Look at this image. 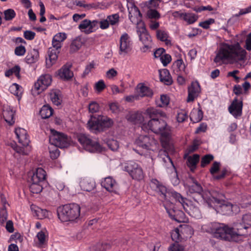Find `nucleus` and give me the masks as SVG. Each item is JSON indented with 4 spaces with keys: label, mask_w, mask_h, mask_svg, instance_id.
<instances>
[{
    "label": "nucleus",
    "mask_w": 251,
    "mask_h": 251,
    "mask_svg": "<svg viewBox=\"0 0 251 251\" xmlns=\"http://www.w3.org/2000/svg\"><path fill=\"white\" fill-rule=\"evenodd\" d=\"M151 185L158 193L160 198L163 201L164 207L169 217L173 220L178 223L184 222L185 215L182 211L175 209L174 204L168 199V197L170 196H171L176 201L178 202L185 212L190 216L196 219L201 218L202 214L198 206L199 202H201L197 199L194 198L196 202H193L183 198L179 193L175 191L170 192L167 190L165 186L161 184L156 179L151 180Z\"/></svg>",
    "instance_id": "obj_1"
},
{
    "label": "nucleus",
    "mask_w": 251,
    "mask_h": 251,
    "mask_svg": "<svg viewBox=\"0 0 251 251\" xmlns=\"http://www.w3.org/2000/svg\"><path fill=\"white\" fill-rule=\"evenodd\" d=\"M251 226V215L243 216L242 223H234L233 226L220 223L212 222L201 226L204 232L210 233L213 237L229 242H238L246 234L243 232Z\"/></svg>",
    "instance_id": "obj_2"
},
{
    "label": "nucleus",
    "mask_w": 251,
    "mask_h": 251,
    "mask_svg": "<svg viewBox=\"0 0 251 251\" xmlns=\"http://www.w3.org/2000/svg\"><path fill=\"white\" fill-rule=\"evenodd\" d=\"M247 51L238 42H223L216 51L214 62L217 65L225 63L234 64L245 59Z\"/></svg>",
    "instance_id": "obj_3"
},
{
    "label": "nucleus",
    "mask_w": 251,
    "mask_h": 251,
    "mask_svg": "<svg viewBox=\"0 0 251 251\" xmlns=\"http://www.w3.org/2000/svg\"><path fill=\"white\" fill-rule=\"evenodd\" d=\"M80 207L76 203H70L59 207L58 217L62 222L78 223L81 220Z\"/></svg>",
    "instance_id": "obj_4"
},
{
    "label": "nucleus",
    "mask_w": 251,
    "mask_h": 251,
    "mask_svg": "<svg viewBox=\"0 0 251 251\" xmlns=\"http://www.w3.org/2000/svg\"><path fill=\"white\" fill-rule=\"evenodd\" d=\"M112 120L102 115L91 116L87 123L89 129L92 132L97 133L104 131L112 126Z\"/></svg>",
    "instance_id": "obj_5"
},
{
    "label": "nucleus",
    "mask_w": 251,
    "mask_h": 251,
    "mask_svg": "<svg viewBox=\"0 0 251 251\" xmlns=\"http://www.w3.org/2000/svg\"><path fill=\"white\" fill-rule=\"evenodd\" d=\"M166 119L163 118L151 119L147 125H143L142 128L146 127L155 133L168 137L171 134V128L167 124Z\"/></svg>",
    "instance_id": "obj_6"
},
{
    "label": "nucleus",
    "mask_w": 251,
    "mask_h": 251,
    "mask_svg": "<svg viewBox=\"0 0 251 251\" xmlns=\"http://www.w3.org/2000/svg\"><path fill=\"white\" fill-rule=\"evenodd\" d=\"M190 180L192 184L188 186V190L190 193H195L201 197V199H198L201 202H205L208 205L212 206V200L211 198L213 196V192L211 193L208 191L202 192L201 185L194 179L193 177H190Z\"/></svg>",
    "instance_id": "obj_7"
},
{
    "label": "nucleus",
    "mask_w": 251,
    "mask_h": 251,
    "mask_svg": "<svg viewBox=\"0 0 251 251\" xmlns=\"http://www.w3.org/2000/svg\"><path fill=\"white\" fill-rule=\"evenodd\" d=\"M222 197V194H217L216 192H213V196L211 198V200H212V201H211L212 206H208L215 207L217 211L223 215H231V203L222 201L221 200Z\"/></svg>",
    "instance_id": "obj_8"
},
{
    "label": "nucleus",
    "mask_w": 251,
    "mask_h": 251,
    "mask_svg": "<svg viewBox=\"0 0 251 251\" xmlns=\"http://www.w3.org/2000/svg\"><path fill=\"white\" fill-rule=\"evenodd\" d=\"M77 139L83 148L90 152H99L102 151V147L96 141L91 139L88 135L80 134L77 135Z\"/></svg>",
    "instance_id": "obj_9"
},
{
    "label": "nucleus",
    "mask_w": 251,
    "mask_h": 251,
    "mask_svg": "<svg viewBox=\"0 0 251 251\" xmlns=\"http://www.w3.org/2000/svg\"><path fill=\"white\" fill-rule=\"evenodd\" d=\"M135 143L140 147L152 151H157L159 146L154 138L148 135H140L136 139Z\"/></svg>",
    "instance_id": "obj_10"
},
{
    "label": "nucleus",
    "mask_w": 251,
    "mask_h": 251,
    "mask_svg": "<svg viewBox=\"0 0 251 251\" xmlns=\"http://www.w3.org/2000/svg\"><path fill=\"white\" fill-rule=\"evenodd\" d=\"M50 142L52 145L60 148H65L70 144L71 139L65 134L54 129H50Z\"/></svg>",
    "instance_id": "obj_11"
},
{
    "label": "nucleus",
    "mask_w": 251,
    "mask_h": 251,
    "mask_svg": "<svg viewBox=\"0 0 251 251\" xmlns=\"http://www.w3.org/2000/svg\"><path fill=\"white\" fill-rule=\"evenodd\" d=\"M126 7L128 12V18L134 24L140 25L144 24L142 21V14L133 0H126Z\"/></svg>",
    "instance_id": "obj_12"
},
{
    "label": "nucleus",
    "mask_w": 251,
    "mask_h": 251,
    "mask_svg": "<svg viewBox=\"0 0 251 251\" xmlns=\"http://www.w3.org/2000/svg\"><path fill=\"white\" fill-rule=\"evenodd\" d=\"M124 170L128 172L134 179L140 180L143 179L144 174L141 166L133 161H128L124 165Z\"/></svg>",
    "instance_id": "obj_13"
},
{
    "label": "nucleus",
    "mask_w": 251,
    "mask_h": 251,
    "mask_svg": "<svg viewBox=\"0 0 251 251\" xmlns=\"http://www.w3.org/2000/svg\"><path fill=\"white\" fill-rule=\"evenodd\" d=\"M137 32L139 36L140 40L144 46L141 48L142 51L145 52L152 48V40L151 36L148 33L144 24L138 25Z\"/></svg>",
    "instance_id": "obj_14"
},
{
    "label": "nucleus",
    "mask_w": 251,
    "mask_h": 251,
    "mask_svg": "<svg viewBox=\"0 0 251 251\" xmlns=\"http://www.w3.org/2000/svg\"><path fill=\"white\" fill-rule=\"evenodd\" d=\"M132 46L133 42L130 36L126 32L123 33L119 40V54L126 55L131 51Z\"/></svg>",
    "instance_id": "obj_15"
},
{
    "label": "nucleus",
    "mask_w": 251,
    "mask_h": 251,
    "mask_svg": "<svg viewBox=\"0 0 251 251\" xmlns=\"http://www.w3.org/2000/svg\"><path fill=\"white\" fill-rule=\"evenodd\" d=\"M52 82V77L49 74H44L40 75L35 82L34 89L38 94L46 90Z\"/></svg>",
    "instance_id": "obj_16"
},
{
    "label": "nucleus",
    "mask_w": 251,
    "mask_h": 251,
    "mask_svg": "<svg viewBox=\"0 0 251 251\" xmlns=\"http://www.w3.org/2000/svg\"><path fill=\"white\" fill-rule=\"evenodd\" d=\"M49 241V234L46 229L38 232L34 239V246L40 249L46 248L48 247Z\"/></svg>",
    "instance_id": "obj_17"
},
{
    "label": "nucleus",
    "mask_w": 251,
    "mask_h": 251,
    "mask_svg": "<svg viewBox=\"0 0 251 251\" xmlns=\"http://www.w3.org/2000/svg\"><path fill=\"white\" fill-rule=\"evenodd\" d=\"M120 22V16L118 13H115L106 17L99 22L100 27L101 29H106L110 25L117 26Z\"/></svg>",
    "instance_id": "obj_18"
},
{
    "label": "nucleus",
    "mask_w": 251,
    "mask_h": 251,
    "mask_svg": "<svg viewBox=\"0 0 251 251\" xmlns=\"http://www.w3.org/2000/svg\"><path fill=\"white\" fill-rule=\"evenodd\" d=\"M99 22L97 20L92 21L85 19L83 20L78 26V28L82 32L86 34L94 32L97 28L98 24Z\"/></svg>",
    "instance_id": "obj_19"
},
{
    "label": "nucleus",
    "mask_w": 251,
    "mask_h": 251,
    "mask_svg": "<svg viewBox=\"0 0 251 251\" xmlns=\"http://www.w3.org/2000/svg\"><path fill=\"white\" fill-rule=\"evenodd\" d=\"M101 186L108 191L117 194L119 190V187L117 182L112 177L104 178L101 182Z\"/></svg>",
    "instance_id": "obj_20"
},
{
    "label": "nucleus",
    "mask_w": 251,
    "mask_h": 251,
    "mask_svg": "<svg viewBox=\"0 0 251 251\" xmlns=\"http://www.w3.org/2000/svg\"><path fill=\"white\" fill-rule=\"evenodd\" d=\"M201 92V89L199 83L197 81L192 82L188 88L187 102L194 101L199 96Z\"/></svg>",
    "instance_id": "obj_21"
},
{
    "label": "nucleus",
    "mask_w": 251,
    "mask_h": 251,
    "mask_svg": "<svg viewBox=\"0 0 251 251\" xmlns=\"http://www.w3.org/2000/svg\"><path fill=\"white\" fill-rule=\"evenodd\" d=\"M243 103L241 101H238L237 99H235L231 105L228 107L229 113L235 118H237L240 117L242 113Z\"/></svg>",
    "instance_id": "obj_22"
},
{
    "label": "nucleus",
    "mask_w": 251,
    "mask_h": 251,
    "mask_svg": "<svg viewBox=\"0 0 251 251\" xmlns=\"http://www.w3.org/2000/svg\"><path fill=\"white\" fill-rule=\"evenodd\" d=\"M15 133L20 144L25 147L28 145L29 139L27 131L25 129L21 127L16 128Z\"/></svg>",
    "instance_id": "obj_23"
},
{
    "label": "nucleus",
    "mask_w": 251,
    "mask_h": 251,
    "mask_svg": "<svg viewBox=\"0 0 251 251\" xmlns=\"http://www.w3.org/2000/svg\"><path fill=\"white\" fill-rule=\"evenodd\" d=\"M79 183L81 190L87 192H90L96 187L95 180L89 177L81 178Z\"/></svg>",
    "instance_id": "obj_24"
},
{
    "label": "nucleus",
    "mask_w": 251,
    "mask_h": 251,
    "mask_svg": "<svg viewBox=\"0 0 251 251\" xmlns=\"http://www.w3.org/2000/svg\"><path fill=\"white\" fill-rule=\"evenodd\" d=\"M59 50V49H56L53 46L49 48L48 52V57L46 59V63L48 66H50L55 63L58 58V55L60 52Z\"/></svg>",
    "instance_id": "obj_25"
},
{
    "label": "nucleus",
    "mask_w": 251,
    "mask_h": 251,
    "mask_svg": "<svg viewBox=\"0 0 251 251\" xmlns=\"http://www.w3.org/2000/svg\"><path fill=\"white\" fill-rule=\"evenodd\" d=\"M2 115L5 122L9 125H12L15 123V111L10 106H4L3 109Z\"/></svg>",
    "instance_id": "obj_26"
},
{
    "label": "nucleus",
    "mask_w": 251,
    "mask_h": 251,
    "mask_svg": "<svg viewBox=\"0 0 251 251\" xmlns=\"http://www.w3.org/2000/svg\"><path fill=\"white\" fill-rule=\"evenodd\" d=\"M46 177L45 171L41 168H38L32 176L31 181L35 183H43Z\"/></svg>",
    "instance_id": "obj_27"
},
{
    "label": "nucleus",
    "mask_w": 251,
    "mask_h": 251,
    "mask_svg": "<svg viewBox=\"0 0 251 251\" xmlns=\"http://www.w3.org/2000/svg\"><path fill=\"white\" fill-rule=\"evenodd\" d=\"M67 34L64 32H59L52 38L51 45L54 48L60 49L63 42L67 38Z\"/></svg>",
    "instance_id": "obj_28"
},
{
    "label": "nucleus",
    "mask_w": 251,
    "mask_h": 251,
    "mask_svg": "<svg viewBox=\"0 0 251 251\" xmlns=\"http://www.w3.org/2000/svg\"><path fill=\"white\" fill-rule=\"evenodd\" d=\"M145 114L151 119L163 118L167 119V115L163 112L156 109L153 107L148 108L145 112Z\"/></svg>",
    "instance_id": "obj_29"
},
{
    "label": "nucleus",
    "mask_w": 251,
    "mask_h": 251,
    "mask_svg": "<svg viewBox=\"0 0 251 251\" xmlns=\"http://www.w3.org/2000/svg\"><path fill=\"white\" fill-rule=\"evenodd\" d=\"M50 98L52 102L56 105L61 104L62 102V95L61 91L58 89H52L50 93Z\"/></svg>",
    "instance_id": "obj_30"
},
{
    "label": "nucleus",
    "mask_w": 251,
    "mask_h": 251,
    "mask_svg": "<svg viewBox=\"0 0 251 251\" xmlns=\"http://www.w3.org/2000/svg\"><path fill=\"white\" fill-rule=\"evenodd\" d=\"M136 92L137 95L139 97H143L145 96L151 97L152 95L151 90L144 84H139L136 87Z\"/></svg>",
    "instance_id": "obj_31"
},
{
    "label": "nucleus",
    "mask_w": 251,
    "mask_h": 251,
    "mask_svg": "<svg viewBox=\"0 0 251 251\" xmlns=\"http://www.w3.org/2000/svg\"><path fill=\"white\" fill-rule=\"evenodd\" d=\"M57 75L63 80H69L73 76V73L69 68L63 66L57 71Z\"/></svg>",
    "instance_id": "obj_32"
},
{
    "label": "nucleus",
    "mask_w": 251,
    "mask_h": 251,
    "mask_svg": "<svg viewBox=\"0 0 251 251\" xmlns=\"http://www.w3.org/2000/svg\"><path fill=\"white\" fill-rule=\"evenodd\" d=\"M31 208L34 215L38 219H43L49 217V212L47 210L42 209L35 205H32Z\"/></svg>",
    "instance_id": "obj_33"
},
{
    "label": "nucleus",
    "mask_w": 251,
    "mask_h": 251,
    "mask_svg": "<svg viewBox=\"0 0 251 251\" xmlns=\"http://www.w3.org/2000/svg\"><path fill=\"white\" fill-rule=\"evenodd\" d=\"M179 17L185 21L188 24H192L198 20V17L195 14L192 13H178L176 12Z\"/></svg>",
    "instance_id": "obj_34"
},
{
    "label": "nucleus",
    "mask_w": 251,
    "mask_h": 251,
    "mask_svg": "<svg viewBox=\"0 0 251 251\" xmlns=\"http://www.w3.org/2000/svg\"><path fill=\"white\" fill-rule=\"evenodd\" d=\"M39 57V54L38 50L34 49L28 52L25 58V60L28 64H32L38 61Z\"/></svg>",
    "instance_id": "obj_35"
},
{
    "label": "nucleus",
    "mask_w": 251,
    "mask_h": 251,
    "mask_svg": "<svg viewBox=\"0 0 251 251\" xmlns=\"http://www.w3.org/2000/svg\"><path fill=\"white\" fill-rule=\"evenodd\" d=\"M159 77L160 81L166 85H170L173 82L172 78L167 69L159 71Z\"/></svg>",
    "instance_id": "obj_36"
},
{
    "label": "nucleus",
    "mask_w": 251,
    "mask_h": 251,
    "mask_svg": "<svg viewBox=\"0 0 251 251\" xmlns=\"http://www.w3.org/2000/svg\"><path fill=\"white\" fill-rule=\"evenodd\" d=\"M160 158H161L163 165L167 168L172 167L174 169L175 166L173 161L167 153L164 151H161L159 153Z\"/></svg>",
    "instance_id": "obj_37"
},
{
    "label": "nucleus",
    "mask_w": 251,
    "mask_h": 251,
    "mask_svg": "<svg viewBox=\"0 0 251 251\" xmlns=\"http://www.w3.org/2000/svg\"><path fill=\"white\" fill-rule=\"evenodd\" d=\"M156 36L158 39L164 42L166 45H171V41L167 31L163 29L157 30L156 31Z\"/></svg>",
    "instance_id": "obj_38"
},
{
    "label": "nucleus",
    "mask_w": 251,
    "mask_h": 251,
    "mask_svg": "<svg viewBox=\"0 0 251 251\" xmlns=\"http://www.w3.org/2000/svg\"><path fill=\"white\" fill-rule=\"evenodd\" d=\"M182 239L190 237L193 234V230L191 226L187 225L181 226L179 227Z\"/></svg>",
    "instance_id": "obj_39"
},
{
    "label": "nucleus",
    "mask_w": 251,
    "mask_h": 251,
    "mask_svg": "<svg viewBox=\"0 0 251 251\" xmlns=\"http://www.w3.org/2000/svg\"><path fill=\"white\" fill-rule=\"evenodd\" d=\"M173 68L174 72L180 74L185 71L186 65L182 59H178L173 63Z\"/></svg>",
    "instance_id": "obj_40"
},
{
    "label": "nucleus",
    "mask_w": 251,
    "mask_h": 251,
    "mask_svg": "<svg viewBox=\"0 0 251 251\" xmlns=\"http://www.w3.org/2000/svg\"><path fill=\"white\" fill-rule=\"evenodd\" d=\"M203 117V113L201 109H193L190 113V117L193 123L200 122Z\"/></svg>",
    "instance_id": "obj_41"
},
{
    "label": "nucleus",
    "mask_w": 251,
    "mask_h": 251,
    "mask_svg": "<svg viewBox=\"0 0 251 251\" xmlns=\"http://www.w3.org/2000/svg\"><path fill=\"white\" fill-rule=\"evenodd\" d=\"M53 111L52 108L50 105H44L40 111V114L42 119H47L52 115Z\"/></svg>",
    "instance_id": "obj_42"
},
{
    "label": "nucleus",
    "mask_w": 251,
    "mask_h": 251,
    "mask_svg": "<svg viewBox=\"0 0 251 251\" xmlns=\"http://www.w3.org/2000/svg\"><path fill=\"white\" fill-rule=\"evenodd\" d=\"M82 42L80 37H76L73 40L70 45V51L71 52H75L79 50L81 47Z\"/></svg>",
    "instance_id": "obj_43"
},
{
    "label": "nucleus",
    "mask_w": 251,
    "mask_h": 251,
    "mask_svg": "<svg viewBox=\"0 0 251 251\" xmlns=\"http://www.w3.org/2000/svg\"><path fill=\"white\" fill-rule=\"evenodd\" d=\"M200 156L197 154H195L193 156H189L187 158V165L190 168L191 170L195 169L196 164L199 162Z\"/></svg>",
    "instance_id": "obj_44"
},
{
    "label": "nucleus",
    "mask_w": 251,
    "mask_h": 251,
    "mask_svg": "<svg viewBox=\"0 0 251 251\" xmlns=\"http://www.w3.org/2000/svg\"><path fill=\"white\" fill-rule=\"evenodd\" d=\"M170 102V99L166 95L160 96L159 99L156 101V105L159 107H164L167 106Z\"/></svg>",
    "instance_id": "obj_45"
},
{
    "label": "nucleus",
    "mask_w": 251,
    "mask_h": 251,
    "mask_svg": "<svg viewBox=\"0 0 251 251\" xmlns=\"http://www.w3.org/2000/svg\"><path fill=\"white\" fill-rule=\"evenodd\" d=\"M43 189V183H35L31 181L30 185V190L33 194H38L40 193Z\"/></svg>",
    "instance_id": "obj_46"
},
{
    "label": "nucleus",
    "mask_w": 251,
    "mask_h": 251,
    "mask_svg": "<svg viewBox=\"0 0 251 251\" xmlns=\"http://www.w3.org/2000/svg\"><path fill=\"white\" fill-rule=\"evenodd\" d=\"M11 93L18 97H21L22 94V88L16 83L13 84L9 88Z\"/></svg>",
    "instance_id": "obj_47"
},
{
    "label": "nucleus",
    "mask_w": 251,
    "mask_h": 251,
    "mask_svg": "<svg viewBox=\"0 0 251 251\" xmlns=\"http://www.w3.org/2000/svg\"><path fill=\"white\" fill-rule=\"evenodd\" d=\"M128 120L134 122L135 124H140L143 122V117L142 114L138 112L132 113Z\"/></svg>",
    "instance_id": "obj_48"
},
{
    "label": "nucleus",
    "mask_w": 251,
    "mask_h": 251,
    "mask_svg": "<svg viewBox=\"0 0 251 251\" xmlns=\"http://www.w3.org/2000/svg\"><path fill=\"white\" fill-rule=\"evenodd\" d=\"M171 237L173 241L176 243L181 241L182 239L180 233V228H176L171 232Z\"/></svg>",
    "instance_id": "obj_49"
},
{
    "label": "nucleus",
    "mask_w": 251,
    "mask_h": 251,
    "mask_svg": "<svg viewBox=\"0 0 251 251\" xmlns=\"http://www.w3.org/2000/svg\"><path fill=\"white\" fill-rule=\"evenodd\" d=\"M111 245L109 243L104 242L96 245V251H105L111 248Z\"/></svg>",
    "instance_id": "obj_50"
},
{
    "label": "nucleus",
    "mask_w": 251,
    "mask_h": 251,
    "mask_svg": "<svg viewBox=\"0 0 251 251\" xmlns=\"http://www.w3.org/2000/svg\"><path fill=\"white\" fill-rule=\"evenodd\" d=\"M173 171L170 174V180L172 183L174 185H177L179 183V179L178 177L177 172L174 168L173 169Z\"/></svg>",
    "instance_id": "obj_51"
},
{
    "label": "nucleus",
    "mask_w": 251,
    "mask_h": 251,
    "mask_svg": "<svg viewBox=\"0 0 251 251\" xmlns=\"http://www.w3.org/2000/svg\"><path fill=\"white\" fill-rule=\"evenodd\" d=\"M4 19L6 21L12 20L16 16L15 12L12 9H8L4 11Z\"/></svg>",
    "instance_id": "obj_52"
},
{
    "label": "nucleus",
    "mask_w": 251,
    "mask_h": 251,
    "mask_svg": "<svg viewBox=\"0 0 251 251\" xmlns=\"http://www.w3.org/2000/svg\"><path fill=\"white\" fill-rule=\"evenodd\" d=\"M215 20L212 18L208 19L204 21L200 22L199 25L204 29H208L210 25L215 23Z\"/></svg>",
    "instance_id": "obj_53"
},
{
    "label": "nucleus",
    "mask_w": 251,
    "mask_h": 251,
    "mask_svg": "<svg viewBox=\"0 0 251 251\" xmlns=\"http://www.w3.org/2000/svg\"><path fill=\"white\" fill-rule=\"evenodd\" d=\"M100 109V106L96 101H92L89 104V112L94 113L98 112Z\"/></svg>",
    "instance_id": "obj_54"
},
{
    "label": "nucleus",
    "mask_w": 251,
    "mask_h": 251,
    "mask_svg": "<svg viewBox=\"0 0 251 251\" xmlns=\"http://www.w3.org/2000/svg\"><path fill=\"white\" fill-rule=\"evenodd\" d=\"M109 148L112 151H116L119 148V143L114 139H109L107 141Z\"/></svg>",
    "instance_id": "obj_55"
},
{
    "label": "nucleus",
    "mask_w": 251,
    "mask_h": 251,
    "mask_svg": "<svg viewBox=\"0 0 251 251\" xmlns=\"http://www.w3.org/2000/svg\"><path fill=\"white\" fill-rule=\"evenodd\" d=\"M169 251H184V247L178 242L171 244L168 248Z\"/></svg>",
    "instance_id": "obj_56"
},
{
    "label": "nucleus",
    "mask_w": 251,
    "mask_h": 251,
    "mask_svg": "<svg viewBox=\"0 0 251 251\" xmlns=\"http://www.w3.org/2000/svg\"><path fill=\"white\" fill-rule=\"evenodd\" d=\"M164 66H166L172 60L171 56L169 54L164 53L159 59Z\"/></svg>",
    "instance_id": "obj_57"
},
{
    "label": "nucleus",
    "mask_w": 251,
    "mask_h": 251,
    "mask_svg": "<svg viewBox=\"0 0 251 251\" xmlns=\"http://www.w3.org/2000/svg\"><path fill=\"white\" fill-rule=\"evenodd\" d=\"M147 16L149 18L158 19L160 18L159 13L155 9H149L147 11Z\"/></svg>",
    "instance_id": "obj_58"
},
{
    "label": "nucleus",
    "mask_w": 251,
    "mask_h": 251,
    "mask_svg": "<svg viewBox=\"0 0 251 251\" xmlns=\"http://www.w3.org/2000/svg\"><path fill=\"white\" fill-rule=\"evenodd\" d=\"M214 158V157L211 154H207L203 156L201 161V166L203 167L206 165L209 164Z\"/></svg>",
    "instance_id": "obj_59"
},
{
    "label": "nucleus",
    "mask_w": 251,
    "mask_h": 251,
    "mask_svg": "<svg viewBox=\"0 0 251 251\" xmlns=\"http://www.w3.org/2000/svg\"><path fill=\"white\" fill-rule=\"evenodd\" d=\"M187 118V114L185 111L180 110L177 113L176 120L178 122L181 123L185 121Z\"/></svg>",
    "instance_id": "obj_60"
},
{
    "label": "nucleus",
    "mask_w": 251,
    "mask_h": 251,
    "mask_svg": "<svg viewBox=\"0 0 251 251\" xmlns=\"http://www.w3.org/2000/svg\"><path fill=\"white\" fill-rule=\"evenodd\" d=\"M10 145L16 152L22 155H25L27 154L25 151V149L23 148L18 147L15 142L11 143Z\"/></svg>",
    "instance_id": "obj_61"
},
{
    "label": "nucleus",
    "mask_w": 251,
    "mask_h": 251,
    "mask_svg": "<svg viewBox=\"0 0 251 251\" xmlns=\"http://www.w3.org/2000/svg\"><path fill=\"white\" fill-rule=\"evenodd\" d=\"M94 87L96 91L100 92L105 88V84L103 80H100L95 83Z\"/></svg>",
    "instance_id": "obj_62"
},
{
    "label": "nucleus",
    "mask_w": 251,
    "mask_h": 251,
    "mask_svg": "<svg viewBox=\"0 0 251 251\" xmlns=\"http://www.w3.org/2000/svg\"><path fill=\"white\" fill-rule=\"evenodd\" d=\"M7 218V213L4 206L0 210V222L1 224H3Z\"/></svg>",
    "instance_id": "obj_63"
},
{
    "label": "nucleus",
    "mask_w": 251,
    "mask_h": 251,
    "mask_svg": "<svg viewBox=\"0 0 251 251\" xmlns=\"http://www.w3.org/2000/svg\"><path fill=\"white\" fill-rule=\"evenodd\" d=\"M26 51L25 48L23 46L17 47L15 49V54L17 56H23Z\"/></svg>",
    "instance_id": "obj_64"
}]
</instances>
